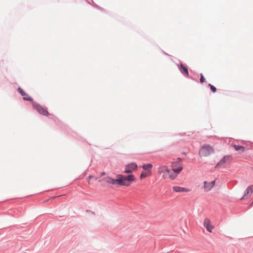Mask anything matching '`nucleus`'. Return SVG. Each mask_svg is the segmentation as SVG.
<instances>
[{
    "label": "nucleus",
    "instance_id": "f257e3e1",
    "mask_svg": "<svg viewBox=\"0 0 253 253\" xmlns=\"http://www.w3.org/2000/svg\"><path fill=\"white\" fill-rule=\"evenodd\" d=\"M172 170L170 169L166 166H162L158 168V173L162 174L163 178L166 179L169 178L171 180L175 179L177 175L183 169V166L181 162H177L172 164Z\"/></svg>",
    "mask_w": 253,
    "mask_h": 253
},
{
    "label": "nucleus",
    "instance_id": "f03ea898",
    "mask_svg": "<svg viewBox=\"0 0 253 253\" xmlns=\"http://www.w3.org/2000/svg\"><path fill=\"white\" fill-rule=\"evenodd\" d=\"M135 180L136 179L134 176L132 174L126 176L122 174H118L116 179H113L110 177H107L103 179V180L107 183L113 185H119L126 187L130 186Z\"/></svg>",
    "mask_w": 253,
    "mask_h": 253
},
{
    "label": "nucleus",
    "instance_id": "7ed1b4c3",
    "mask_svg": "<svg viewBox=\"0 0 253 253\" xmlns=\"http://www.w3.org/2000/svg\"><path fill=\"white\" fill-rule=\"evenodd\" d=\"M213 152V149L211 146L207 145L203 146L199 151L201 157H206Z\"/></svg>",
    "mask_w": 253,
    "mask_h": 253
},
{
    "label": "nucleus",
    "instance_id": "20e7f679",
    "mask_svg": "<svg viewBox=\"0 0 253 253\" xmlns=\"http://www.w3.org/2000/svg\"><path fill=\"white\" fill-rule=\"evenodd\" d=\"M137 169V164L133 162L130 163L125 166L124 172L126 173H131L133 171L136 170Z\"/></svg>",
    "mask_w": 253,
    "mask_h": 253
},
{
    "label": "nucleus",
    "instance_id": "39448f33",
    "mask_svg": "<svg viewBox=\"0 0 253 253\" xmlns=\"http://www.w3.org/2000/svg\"><path fill=\"white\" fill-rule=\"evenodd\" d=\"M33 105L34 107V108L36 109V110L41 115L46 116L49 115V113L47 110L41 105L35 102L33 103Z\"/></svg>",
    "mask_w": 253,
    "mask_h": 253
},
{
    "label": "nucleus",
    "instance_id": "423d86ee",
    "mask_svg": "<svg viewBox=\"0 0 253 253\" xmlns=\"http://www.w3.org/2000/svg\"><path fill=\"white\" fill-rule=\"evenodd\" d=\"M203 224L204 227L206 228L207 231H208L210 233H211L214 228V227L211 224V220L209 218H206L204 219Z\"/></svg>",
    "mask_w": 253,
    "mask_h": 253
},
{
    "label": "nucleus",
    "instance_id": "0eeeda50",
    "mask_svg": "<svg viewBox=\"0 0 253 253\" xmlns=\"http://www.w3.org/2000/svg\"><path fill=\"white\" fill-rule=\"evenodd\" d=\"M172 190L175 192H180V193H182V192L188 193L191 191V190L190 189H189L187 188H185V187H180V186H177L172 187Z\"/></svg>",
    "mask_w": 253,
    "mask_h": 253
},
{
    "label": "nucleus",
    "instance_id": "6e6552de",
    "mask_svg": "<svg viewBox=\"0 0 253 253\" xmlns=\"http://www.w3.org/2000/svg\"><path fill=\"white\" fill-rule=\"evenodd\" d=\"M253 193V185L249 186L245 191V195L242 199H245L251 196Z\"/></svg>",
    "mask_w": 253,
    "mask_h": 253
},
{
    "label": "nucleus",
    "instance_id": "1a4fd4ad",
    "mask_svg": "<svg viewBox=\"0 0 253 253\" xmlns=\"http://www.w3.org/2000/svg\"><path fill=\"white\" fill-rule=\"evenodd\" d=\"M204 189L206 191H210L214 185V181H212L210 182H208L207 181L204 182Z\"/></svg>",
    "mask_w": 253,
    "mask_h": 253
},
{
    "label": "nucleus",
    "instance_id": "9d476101",
    "mask_svg": "<svg viewBox=\"0 0 253 253\" xmlns=\"http://www.w3.org/2000/svg\"><path fill=\"white\" fill-rule=\"evenodd\" d=\"M18 90L19 93L23 96V99L25 100L32 101L33 100L32 98L30 96H27V94L26 92L20 87L18 88Z\"/></svg>",
    "mask_w": 253,
    "mask_h": 253
},
{
    "label": "nucleus",
    "instance_id": "9b49d317",
    "mask_svg": "<svg viewBox=\"0 0 253 253\" xmlns=\"http://www.w3.org/2000/svg\"><path fill=\"white\" fill-rule=\"evenodd\" d=\"M232 146L235 149V150L239 151L240 154L244 153L246 150V148L244 146H240L234 144H233Z\"/></svg>",
    "mask_w": 253,
    "mask_h": 253
},
{
    "label": "nucleus",
    "instance_id": "f8f14e48",
    "mask_svg": "<svg viewBox=\"0 0 253 253\" xmlns=\"http://www.w3.org/2000/svg\"><path fill=\"white\" fill-rule=\"evenodd\" d=\"M231 160V157L230 156H226L223 158V159L219 162L218 165H222L229 162Z\"/></svg>",
    "mask_w": 253,
    "mask_h": 253
},
{
    "label": "nucleus",
    "instance_id": "ddd939ff",
    "mask_svg": "<svg viewBox=\"0 0 253 253\" xmlns=\"http://www.w3.org/2000/svg\"><path fill=\"white\" fill-rule=\"evenodd\" d=\"M152 167L153 166L151 164H145L142 166V169L146 170L147 172L151 171Z\"/></svg>",
    "mask_w": 253,
    "mask_h": 253
},
{
    "label": "nucleus",
    "instance_id": "4468645a",
    "mask_svg": "<svg viewBox=\"0 0 253 253\" xmlns=\"http://www.w3.org/2000/svg\"><path fill=\"white\" fill-rule=\"evenodd\" d=\"M151 171H149V172H142L141 173V174H140V178L141 179H144V178H145L147 176H149L151 175Z\"/></svg>",
    "mask_w": 253,
    "mask_h": 253
},
{
    "label": "nucleus",
    "instance_id": "2eb2a0df",
    "mask_svg": "<svg viewBox=\"0 0 253 253\" xmlns=\"http://www.w3.org/2000/svg\"><path fill=\"white\" fill-rule=\"evenodd\" d=\"M180 69L182 70V71L186 74V75L187 76H188L189 75L188 68L184 66L182 64H180Z\"/></svg>",
    "mask_w": 253,
    "mask_h": 253
},
{
    "label": "nucleus",
    "instance_id": "dca6fc26",
    "mask_svg": "<svg viewBox=\"0 0 253 253\" xmlns=\"http://www.w3.org/2000/svg\"><path fill=\"white\" fill-rule=\"evenodd\" d=\"M209 86L210 87L211 89L213 92H215L216 91V88L215 86L211 85V84H209Z\"/></svg>",
    "mask_w": 253,
    "mask_h": 253
},
{
    "label": "nucleus",
    "instance_id": "f3484780",
    "mask_svg": "<svg viewBox=\"0 0 253 253\" xmlns=\"http://www.w3.org/2000/svg\"><path fill=\"white\" fill-rule=\"evenodd\" d=\"M205 82V78L203 76V75L201 74V78H200V82L201 83H203Z\"/></svg>",
    "mask_w": 253,
    "mask_h": 253
},
{
    "label": "nucleus",
    "instance_id": "a211bd4d",
    "mask_svg": "<svg viewBox=\"0 0 253 253\" xmlns=\"http://www.w3.org/2000/svg\"><path fill=\"white\" fill-rule=\"evenodd\" d=\"M93 178V176L92 175H89L88 178H87V180H88V184H90V179H91V178Z\"/></svg>",
    "mask_w": 253,
    "mask_h": 253
},
{
    "label": "nucleus",
    "instance_id": "6ab92c4d",
    "mask_svg": "<svg viewBox=\"0 0 253 253\" xmlns=\"http://www.w3.org/2000/svg\"><path fill=\"white\" fill-rule=\"evenodd\" d=\"M104 175H105V172H102L101 173V176H103Z\"/></svg>",
    "mask_w": 253,
    "mask_h": 253
},
{
    "label": "nucleus",
    "instance_id": "aec40b11",
    "mask_svg": "<svg viewBox=\"0 0 253 253\" xmlns=\"http://www.w3.org/2000/svg\"><path fill=\"white\" fill-rule=\"evenodd\" d=\"M176 168L177 169V168H178V165H176Z\"/></svg>",
    "mask_w": 253,
    "mask_h": 253
},
{
    "label": "nucleus",
    "instance_id": "412c9836",
    "mask_svg": "<svg viewBox=\"0 0 253 253\" xmlns=\"http://www.w3.org/2000/svg\"><path fill=\"white\" fill-rule=\"evenodd\" d=\"M253 204V203H252L251 205H252Z\"/></svg>",
    "mask_w": 253,
    "mask_h": 253
}]
</instances>
